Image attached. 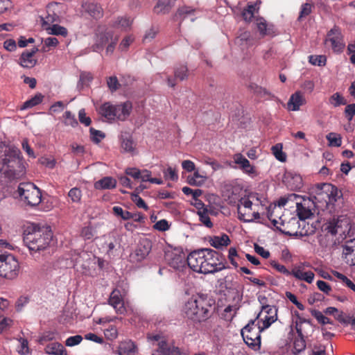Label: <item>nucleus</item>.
Returning a JSON list of instances; mask_svg holds the SVG:
<instances>
[{"label":"nucleus","instance_id":"nucleus-1","mask_svg":"<svg viewBox=\"0 0 355 355\" xmlns=\"http://www.w3.org/2000/svg\"><path fill=\"white\" fill-rule=\"evenodd\" d=\"M215 300L207 295L196 293L187 300L184 306L187 317L194 322L209 319L214 309Z\"/></svg>","mask_w":355,"mask_h":355},{"label":"nucleus","instance_id":"nucleus-2","mask_svg":"<svg viewBox=\"0 0 355 355\" xmlns=\"http://www.w3.org/2000/svg\"><path fill=\"white\" fill-rule=\"evenodd\" d=\"M261 196L255 192H250L241 197L238 203L237 211L239 220L250 223L260 218L257 207L263 206Z\"/></svg>","mask_w":355,"mask_h":355},{"label":"nucleus","instance_id":"nucleus-3","mask_svg":"<svg viewBox=\"0 0 355 355\" xmlns=\"http://www.w3.org/2000/svg\"><path fill=\"white\" fill-rule=\"evenodd\" d=\"M52 237L53 233L47 227L33 224L25 230L24 241L30 250L37 252L46 248Z\"/></svg>","mask_w":355,"mask_h":355},{"label":"nucleus","instance_id":"nucleus-4","mask_svg":"<svg viewBox=\"0 0 355 355\" xmlns=\"http://www.w3.org/2000/svg\"><path fill=\"white\" fill-rule=\"evenodd\" d=\"M132 109V104L129 101L116 105L105 102L98 107L97 112L106 121L114 123L116 121H125L130 116Z\"/></svg>","mask_w":355,"mask_h":355},{"label":"nucleus","instance_id":"nucleus-5","mask_svg":"<svg viewBox=\"0 0 355 355\" xmlns=\"http://www.w3.org/2000/svg\"><path fill=\"white\" fill-rule=\"evenodd\" d=\"M20 200L26 205L35 207L42 201V193L32 182H21L17 188Z\"/></svg>","mask_w":355,"mask_h":355},{"label":"nucleus","instance_id":"nucleus-6","mask_svg":"<svg viewBox=\"0 0 355 355\" xmlns=\"http://www.w3.org/2000/svg\"><path fill=\"white\" fill-rule=\"evenodd\" d=\"M205 250L207 252H205L202 273H214L225 268V258L221 254L210 248H205Z\"/></svg>","mask_w":355,"mask_h":355},{"label":"nucleus","instance_id":"nucleus-7","mask_svg":"<svg viewBox=\"0 0 355 355\" xmlns=\"http://www.w3.org/2000/svg\"><path fill=\"white\" fill-rule=\"evenodd\" d=\"M19 270V262L13 255L0 254V276L12 279L17 276Z\"/></svg>","mask_w":355,"mask_h":355},{"label":"nucleus","instance_id":"nucleus-8","mask_svg":"<svg viewBox=\"0 0 355 355\" xmlns=\"http://www.w3.org/2000/svg\"><path fill=\"white\" fill-rule=\"evenodd\" d=\"M255 322L256 320H250L248 324L241 329V336L246 345L253 349H258L261 345L260 332L263 330L259 328L258 324L256 327Z\"/></svg>","mask_w":355,"mask_h":355},{"label":"nucleus","instance_id":"nucleus-9","mask_svg":"<svg viewBox=\"0 0 355 355\" xmlns=\"http://www.w3.org/2000/svg\"><path fill=\"white\" fill-rule=\"evenodd\" d=\"M298 319L299 322H296L295 326L298 337L295 339L293 343L295 353L297 354L302 352L306 348V341L304 338L307 334V332L305 331V327L311 329V323L309 320H306L301 317H298Z\"/></svg>","mask_w":355,"mask_h":355},{"label":"nucleus","instance_id":"nucleus-10","mask_svg":"<svg viewBox=\"0 0 355 355\" xmlns=\"http://www.w3.org/2000/svg\"><path fill=\"white\" fill-rule=\"evenodd\" d=\"M254 320H258L259 328L261 330L268 329L277 320V307L274 305L261 309Z\"/></svg>","mask_w":355,"mask_h":355},{"label":"nucleus","instance_id":"nucleus-11","mask_svg":"<svg viewBox=\"0 0 355 355\" xmlns=\"http://www.w3.org/2000/svg\"><path fill=\"white\" fill-rule=\"evenodd\" d=\"M316 199L326 203L336 200L337 188L329 183L318 184L315 187Z\"/></svg>","mask_w":355,"mask_h":355},{"label":"nucleus","instance_id":"nucleus-12","mask_svg":"<svg viewBox=\"0 0 355 355\" xmlns=\"http://www.w3.org/2000/svg\"><path fill=\"white\" fill-rule=\"evenodd\" d=\"M348 225V222L346 220L334 218L324 223L322 228L327 233L334 236L337 234H344Z\"/></svg>","mask_w":355,"mask_h":355},{"label":"nucleus","instance_id":"nucleus-13","mask_svg":"<svg viewBox=\"0 0 355 355\" xmlns=\"http://www.w3.org/2000/svg\"><path fill=\"white\" fill-rule=\"evenodd\" d=\"M152 249V243L148 239L141 240L134 252L130 255L133 262H140L144 260L150 253Z\"/></svg>","mask_w":355,"mask_h":355},{"label":"nucleus","instance_id":"nucleus-14","mask_svg":"<svg viewBox=\"0 0 355 355\" xmlns=\"http://www.w3.org/2000/svg\"><path fill=\"white\" fill-rule=\"evenodd\" d=\"M205 252H207L205 248H202L193 251L188 255L187 259V264L193 271L202 273Z\"/></svg>","mask_w":355,"mask_h":355},{"label":"nucleus","instance_id":"nucleus-15","mask_svg":"<svg viewBox=\"0 0 355 355\" xmlns=\"http://www.w3.org/2000/svg\"><path fill=\"white\" fill-rule=\"evenodd\" d=\"M331 43V46L334 51L340 52L343 51L345 45L343 42V37L340 29L337 27L331 28L327 35L325 43Z\"/></svg>","mask_w":355,"mask_h":355},{"label":"nucleus","instance_id":"nucleus-16","mask_svg":"<svg viewBox=\"0 0 355 355\" xmlns=\"http://www.w3.org/2000/svg\"><path fill=\"white\" fill-rule=\"evenodd\" d=\"M109 304L114 307L119 314H124L126 311L121 290H112L110 295Z\"/></svg>","mask_w":355,"mask_h":355},{"label":"nucleus","instance_id":"nucleus-17","mask_svg":"<svg viewBox=\"0 0 355 355\" xmlns=\"http://www.w3.org/2000/svg\"><path fill=\"white\" fill-rule=\"evenodd\" d=\"M342 258L349 266H355V239L347 241L343 245Z\"/></svg>","mask_w":355,"mask_h":355},{"label":"nucleus","instance_id":"nucleus-18","mask_svg":"<svg viewBox=\"0 0 355 355\" xmlns=\"http://www.w3.org/2000/svg\"><path fill=\"white\" fill-rule=\"evenodd\" d=\"M113 32L110 30H105L104 32L96 33V42L94 45V50L99 51L103 50L104 46L108 44L114 39Z\"/></svg>","mask_w":355,"mask_h":355},{"label":"nucleus","instance_id":"nucleus-19","mask_svg":"<svg viewBox=\"0 0 355 355\" xmlns=\"http://www.w3.org/2000/svg\"><path fill=\"white\" fill-rule=\"evenodd\" d=\"M37 51L38 49L37 47H34L30 51H24L19 59V64L24 68H33L37 62L34 58Z\"/></svg>","mask_w":355,"mask_h":355},{"label":"nucleus","instance_id":"nucleus-20","mask_svg":"<svg viewBox=\"0 0 355 355\" xmlns=\"http://www.w3.org/2000/svg\"><path fill=\"white\" fill-rule=\"evenodd\" d=\"M268 291H269L263 290L258 293V300L261 305V309L275 305L276 301L275 297H277L278 294L275 292L274 290L272 293Z\"/></svg>","mask_w":355,"mask_h":355},{"label":"nucleus","instance_id":"nucleus-21","mask_svg":"<svg viewBox=\"0 0 355 355\" xmlns=\"http://www.w3.org/2000/svg\"><path fill=\"white\" fill-rule=\"evenodd\" d=\"M257 27L261 37L272 36L275 34L274 26L267 24L264 18L259 17L256 19Z\"/></svg>","mask_w":355,"mask_h":355},{"label":"nucleus","instance_id":"nucleus-22","mask_svg":"<svg viewBox=\"0 0 355 355\" xmlns=\"http://www.w3.org/2000/svg\"><path fill=\"white\" fill-rule=\"evenodd\" d=\"M306 103L305 98L300 92H296L293 94L288 102V107L292 111L300 110V106Z\"/></svg>","mask_w":355,"mask_h":355},{"label":"nucleus","instance_id":"nucleus-23","mask_svg":"<svg viewBox=\"0 0 355 355\" xmlns=\"http://www.w3.org/2000/svg\"><path fill=\"white\" fill-rule=\"evenodd\" d=\"M137 352V346L130 340H124L119 343L118 354L119 355H135Z\"/></svg>","mask_w":355,"mask_h":355},{"label":"nucleus","instance_id":"nucleus-24","mask_svg":"<svg viewBox=\"0 0 355 355\" xmlns=\"http://www.w3.org/2000/svg\"><path fill=\"white\" fill-rule=\"evenodd\" d=\"M121 148L126 153H133L135 150V144L131 135L128 133L122 135L120 138Z\"/></svg>","mask_w":355,"mask_h":355},{"label":"nucleus","instance_id":"nucleus-25","mask_svg":"<svg viewBox=\"0 0 355 355\" xmlns=\"http://www.w3.org/2000/svg\"><path fill=\"white\" fill-rule=\"evenodd\" d=\"M116 181L112 177H105L94 183L96 189H111L115 188Z\"/></svg>","mask_w":355,"mask_h":355},{"label":"nucleus","instance_id":"nucleus-26","mask_svg":"<svg viewBox=\"0 0 355 355\" xmlns=\"http://www.w3.org/2000/svg\"><path fill=\"white\" fill-rule=\"evenodd\" d=\"M85 8L87 12L94 19H100L103 15V8L97 3H87Z\"/></svg>","mask_w":355,"mask_h":355},{"label":"nucleus","instance_id":"nucleus-27","mask_svg":"<svg viewBox=\"0 0 355 355\" xmlns=\"http://www.w3.org/2000/svg\"><path fill=\"white\" fill-rule=\"evenodd\" d=\"M291 275L299 280L311 283L314 279V273L312 271H304L300 268H295L292 270Z\"/></svg>","mask_w":355,"mask_h":355},{"label":"nucleus","instance_id":"nucleus-28","mask_svg":"<svg viewBox=\"0 0 355 355\" xmlns=\"http://www.w3.org/2000/svg\"><path fill=\"white\" fill-rule=\"evenodd\" d=\"M45 352L51 355H67V350L60 343H52L47 345Z\"/></svg>","mask_w":355,"mask_h":355},{"label":"nucleus","instance_id":"nucleus-29","mask_svg":"<svg viewBox=\"0 0 355 355\" xmlns=\"http://www.w3.org/2000/svg\"><path fill=\"white\" fill-rule=\"evenodd\" d=\"M157 352H160L162 355L180 354V350L178 347H169L166 340H161L158 343V350Z\"/></svg>","mask_w":355,"mask_h":355},{"label":"nucleus","instance_id":"nucleus-30","mask_svg":"<svg viewBox=\"0 0 355 355\" xmlns=\"http://www.w3.org/2000/svg\"><path fill=\"white\" fill-rule=\"evenodd\" d=\"M259 9V6L257 5V2L255 3H248L242 12L243 19L247 22H250L254 17V12H257Z\"/></svg>","mask_w":355,"mask_h":355},{"label":"nucleus","instance_id":"nucleus-31","mask_svg":"<svg viewBox=\"0 0 355 355\" xmlns=\"http://www.w3.org/2000/svg\"><path fill=\"white\" fill-rule=\"evenodd\" d=\"M248 88L259 98H269L271 96V93L267 89L262 87L256 83H250Z\"/></svg>","mask_w":355,"mask_h":355},{"label":"nucleus","instance_id":"nucleus-32","mask_svg":"<svg viewBox=\"0 0 355 355\" xmlns=\"http://www.w3.org/2000/svg\"><path fill=\"white\" fill-rule=\"evenodd\" d=\"M304 202H296L297 213L300 220H305L310 218L312 216L311 210L306 207V200H304Z\"/></svg>","mask_w":355,"mask_h":355},{"label":"nucleus","instance_id":"nucleus-33","mask_svg":"<svg viewBox=\"0 0 355 355\" xmlns=\"http://www.w3.org/2000/svg\"><path fill=\"white\" fill-rule=\"evenodd\" d=\"M333 281L340 283L342 286H347L349 288H355V284L345 275L337 271H333Z\"/></svg>","mask_w":355,"mask_h":355},{"label":"nucleus","instance_id":"nucleus-34","mask_svg":"<svg viewBox=\"0 0 355 355\" xmlns=\"http://www.w3.org/2000/svg\"><path fill=\"white\" fill-rule=\"evenodd\" d=\"M230 243L229 236L224 234L220 236H214L210 241L211 245L215 248H220L223 246H227Z\"/></svg>","mask_w":355,"mask_h":355},{"label":"nucleus","instance_id":"nucleus-35","mask_svg":"<svg viewBox=\"0 0 355 355\" xmlns=\"http://www.w3.org/2000/svg\"><path fill=\"white\" fill-rule=\"evenodd\" d=\"M238 310L239 306L236 305H228L221 313V318L226 321H232Z\"/></svg>","mask_w":355,"mask_h":355},{"label":"nucleus","instance_id":"nucleus-36","mask_svg":"<svg viewBox=\"0 0 355 355\" xmlns=\"http://www.w3.org/2000/svg\"><path fill=\"white\" fill-rule=\"evenodd\" d=\"M170 9L169 0H158L153 10L157 14H166L170 11Z\"/></svg>","mask_w":355,"mask_h":355},{"label":"nucleus","instance_id":"nucleus-37","mask_svg":"<svg viewBox=\"0 0 355 355\" xmlns=\"http://www.w3.org/2000/svg\"><path fill=\"white\" fill-rule=\"evenodd\" d=\"M44 98V96L40 94L37 93L33 97H32L31 99L25 101L21 106V110H26L28 108H31L33 107H35L39 104H40Z\"/></svg>","mask_w":355,"mask_h":355},{"label":"nucleus","instance_id":"nucleus-38","mask_svg":"<svg viewBox=\"0 0 355 355\" xmlns=\"http://www.w3.org/2000/svg\"><path fill=\"white\" fill-rule=\"evenodd\" d=\"M169 264L175 269H180L182 268L185 265L184 256L178 254H171V258L169 260Z\"/></svg>","mask_w":355,"mask_h":355},{"label":"nucleus","instance_id":"nucleus-39","mask_svg":"<svg viewBox=\"0 0 355 355\" xmlns=\"http://www.w3.org/2000/svg\"><path fill=\"white\" fill-rule=\"evenodd\" d=\"M329 103L334 107L344 105L347 103L345 97L339 92H336L329 98Z\"/></svg>","mask_w":355,"mask_h":355},{"label":"nucleus","instance_id":"nucleus-40","mask_svg":"<svg viewBox=\"0 0 355 355\" xmlns=\"http://www.w3.org/2000/svg\"><path fill=\"white\" fill-rule=\"evenodd\" d=\"M62 122L66 126H71L76 128L78 125V122L76 116L71 111H66L62 115Z\"/></svg>","mask_w":355,"mask_h":355},{"label":"nucleus","instance_id":"nucleus-41","mask_svg":"<svg viewBox=\"0 0 355 355\" xmlns=\"http://www.w3.org/2000/svg\"><path fill=\"white\" fill-rule=\"evenodd\" d=\"M174 76L176 79L181 81L188 78V68L186 65H180L174 69Z\"/></svg>","mask_w":355,"mask_h":355},{"label":"nucleus","instance_id":"nucleus-42","mask_svg":"<svg viewBox=\"0 0 355 355\" xmlns=\"http://www.w3.org/2000/svg\"><path fill=\"white\" fill-rule=\"evenodd\" d=\"M132 20L128 17H118V19L113 24L114 27H121L123 30H127L132 25Z\"/></svg>","mask_w":355,"mask_h":355},{"label":"nucleus","instance_id":"nucleus-43","mask_svg":"<svg viewBox=\"0 0 355 355\" xmlns=\"http://www.w3.org/2000/svg\"><path fill=\"white\" fill-rule=\"evenodd\" d=\"M206 180V176L200 175L198 171H194L192 177H188V183L190 185L200 186Z\"/></svg>","mask_w":355,"mask_h":355},{"label":"nucleus","instance_id":"nucleus-44","mask_svg":"<svg viewBox=\"0 0 355 355\" xmlns=\"http://www.w3.org/2000/svg\"><path fill=\"white\" fill-rule=\"evenodd\" d=\"M271 150L274 156L280 162H285L286 159V153L282 150V144H277L276 145L272 146Z\"/></svg>","mask_w":355,"mask_h":355},{"label":"nucleus","instance_id":"nucleus-45","mask_svg":"<svg viewBox=\"0 0 355 355\" xmlns=\"http://www.w3.org/2000/svg\"><path fill=\"white\" fill-rule=\"evenodd\" d=\"M112 212L115 216L121 218L122 220H128L130 219L131 212L127 210H124L119 206L113 207Z\"/></svg>","mask_w":355,"mask_h":355},{"label":"nucleus","instance_id":"nucleus-46","mask_svg":"<svg viewBox=\"0 0 355 355\" xmlns=\"http://www.w3.org/2000/svg\"><path fill=\"white\" fill-rule=\"evenodd\" d=\"M198 215L200 222L207 227L211 228L213 227V223L209 216L208 210L207 208H203L202 211H198Z\"/></svg>","mask_w":355,"mask_h":355},{"label":"nucleus","instance_id":"nucleus-47","mask_svg":"<svg viewBox=\"0 0 355 355\" xmlns=\"http://www.w3.org/2000/svg\"><path fill=\"white\" fill-rule=\"evenodd\" d=\"M330 146L339 147L342 144L341 137L334 132L329 133L326 137Z\"/></svg>","mask_w":355,"mask_h":355},{"label":"nucleus","instance_id":"nucleus-48","mask_svg":"<svg viewBox=\"0 0 355 355\" xmlns=\"http://www.w3.org/2000/svg\"><path fill=\"white\" fill-rule=\"evenodd\" d=\"M68 196L72 202L79 203L82 198V191L80 189L73 187L69 190Z\"/></svg>","mask_w":355,"mask_h":355},{"label":"nucleus","instance_id":"nucleus-49","mask_svg":"<svg viewBox=\"0 0 355 355\" xmlns=\"http://www.w3.org/2000/svg\"><path fill=\"white\" fill-rule=\"evenodd\" d=\"M311 313L312 315L318 320V322L322 325L327 324H333V322L320 311L313 310L312 311Z\"/></svg>","mask_w":355,"mask_h":355},{"label":"nucleus","instance_id":"nucleus-50","mask_svg":"<svg viewBox=\"0 0 355 355\" xmlns=\"http://www.w3.org/2000/svg\"><path fill=\"white\" fill-rule=\"evenodd\" d=\"M309 62L313 65L324 66L326 64L327 58L325 55H310L309 56Z\"/></svg>","mask_w":355,"mask_h":355},{"label":"nucleus","instance_id":"nucleus-51","mask_svg":"<svg viewBox=\"0 0 355 355\" xmlns=\"http://www.w3.org/2000/svg\"><path fill=\"white\" fill-rule=\"evenodd\" d=\"M182 191L187 196L191 195L195 201H197L198 197L202 194V191L201 189H192L188 187H184Z\"/></svg>","mask_w":355,"mask_h":355},{"label":"nucleus","instance_id":"nucleus-52","mask_svg":"<svg viewBox=\"0 0 355 355\" xmlns=\"http://www.w3.org/2000/svg\"><path fill=\"white\" fill-rule=\"evenodd\" d=\"M272 217V214L271 213H268V219L272 222V225L276 227V229L279 231H280L281 232L284 233V234H286V235H291L292 233L288 232V231H286L285 229H282V226H284L285 225V223L284 220H281L280 222H279L276 219H272L271 218Z\"/></svg>","mask_w":355,"mask_h":355},{"label":"nucleus","instance_id":"nucleus-53","mask_svg":"<svg viewBox=\"0 0 355 355\" xmlns=\"http://www.w3.org/2000/svg\"><path fill=\"white\" fill-rule=\"evenodd\" d=\"M104 334L108 340H114L118 336V331L116 326L109 325L104 329Z\"/></svg>","mask_w":355,"mask_h":355},{"label":"nucleus","instance_id":"nucleus-54","mask_svg":"<svg viewBox=\"0 0 355 355\" xmlns=\"http://www.w3.org/2000/svg\"><path fill=\"white\" fill-rule=\"evenodd\" d=\"M95 234L96 231L92 227L87 226L82 229L80 235L85 240H91L94 238Z\"/></svg>","mask_w":355,"mask_h":355},{"label":"nucleus","instance_id":"nucleus-55","mask_svg":"<svg viewBox=\"0 0 355 355\" xmlns=\"http://www.w3.org/2000/svg\"><path fill=\"white\" fill-rule=\"evenodd\" d=\"M89 132L92 140L96 144H98L101 141V139L105 138V134L103 132H101V130H97L94 128H91L89 129Z\"/></svg>","mask_w":355,"mask_h":355},{"label":"nucleus","instance_id":"nucleus-56","mask_svg":"<svg viewBox=\"0 0 355 355\" xmlns=\"http://www.w3.org/2000/svg\"><path fill=\"white\" fill-rule=\"evenodd\" d=\"M50 33L55 35L66 36L67 35V30L63 26L54 24L50 28Z\"/></svg>","mask_w":355,"mask_h":355},{"label":"nucleus","instance_id":"nucleus-57","mask_svg":"<svg viewBox=\"0 0 355 355\" xmlns=\"http://www.w3.org/2000/svg\"><path fill=\"white\" fill-rule=\"evenodd\" d=\"M270 265L274 268L277 271L282 273V274H284V275H291V272H289V270L284 266V265H282L280 263H279L277 261H270Z\"/></svg>","mask_w":355,"mask_h":355},{"label":"nucleus","instance_id":"nucleus-58","mask_svg":"<svg viewBox=\"0 0 355 355\" xmlns=\"http://www.w3.org/2000/svg\"><path fill=\"white\" fill-rule=\"evenodd\" d=\"M107 85L111 92L116 91L120 86L118 79L116 76H110L107 79Z\"/></svg>","mask_w":355,"mask_h":355},{"label":"nucleus","instance_id":"nucleus-59","mask_svg":"<svg viewBox=\"0 0 355 355\" xmlns=\"http://www.w3.org/2000/svg\"><path fill=\"white\" fill-rule=\"evenodd\" d=\"M21 345L19 348L17 349V352L21 355H26L30 353V350L28 348V342L25 338H20L19 340Z\"/></svg>","mask_w":355,"mask_h":355},{"label":"nucleus","instance_id":"nucleus-60","mask_svg":"<svg viewBox=\"0 0 355 355\" xmlns=\"http://www.w3.org/2000/svg\"><path fill=\"white\" fill-rule=\"evenodd\" d=\"M241 170L243 171V173L248 174L251 178H255L259 174L256 167L251 165L250 162Z\"/></svg>","mask_w":355,"mask_h":355},{"label":"nucleus","instance_id":"nucleus-61","mask_svg":"<svg viewBox=\"0 0 355 355\" xmlns=\"http://www.w3.org/2000/svg\"><path fill=\"white\" fill-rule=\"evenodd\" d=\"M300 198L299 195L295 193L288 194L286 197L280 198L278 201V205L279 207H284L286 205L288 201H295Z\"/></svg>","mask_w":355,"mask_h":355},{"label":"nucleus","instance_id":"nucleus-62","mask_svg":"<svg viewBox=\"0 0 355 355\" xmlns=\"http://www.w3.org/2000/svg\"><path fill=\"white\" fill-rule=\"evenodd\" d=\"M164 177L166 179H169L172 181H177L178 180V175L175 168L169 166L167 169L164 171Z\"/></svg>","mask_w":355,"mask_h":355},{"label":"nucleus","instance_id":"nucleus-63","mask_svg":"<svg viewBox=\"0 0 355 355\" xmlns=\"http://www.w3.org/2000/svg\"><path fill=\"white\" fill-rule=\"evenodd\" d=\"M130 219H132L134 223H139L142 225H144L146 223V217L144 214L139 211H136L131 212Z\"/></svg>","mask_w":355,"mask_h":355},{"label":"nucleus","instance_id":"nucleus-64","mask_svg":"<svg viewBox=\"0 0 355 355\" xmlns=\"http://www.w3.org/2000/svg\"><path fill=\"white\" fill-rule=\"evenodd\" d=\"M344 113L348 121H352L355 115V103L347 105L345 108Z\"/></svg>","mask_w":355,"mask_h":355}]
</instances>
